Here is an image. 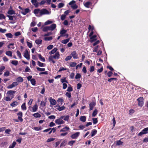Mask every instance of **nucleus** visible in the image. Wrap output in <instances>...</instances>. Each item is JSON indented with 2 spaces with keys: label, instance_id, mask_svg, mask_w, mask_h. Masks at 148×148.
<instances>
[{
  "label": "nucleus",
  "instance_id": "nucleus-26",
  "mask_svg": "<svg viewBox=\"0 0 148 148\" xmlns=\"http://www.w3.org/2000/svg\"><path fill=\"white\" fill-rule=\"evenodd\" d=\"M97 133V130L95 129L92 130L91 133V136L93 137Z\"/></svg>",
  "mask_w": 148,
  "mask_h": 148
},
{
  "label": "nucleus",
  "instance_id": "nucleus-51",
  "mask_svg": "<svg viewBox=\"0 0 148 148\" xmlns=\"http://www.w3.org/2000/svg\"><path fill=\"white\" fill-rule=\"evenodd\" d=\"M36 69L38 71H43L45 70V68H41L38 67H37Z\"/></svg>",
  "mask_w": 148,
  "mask_h": 148
},
{
  "label": "nucleus",
  "instance_id": "nucleus-15",
  "mask_svg": "<svg viewBox=\"0 0 148 148\" xmlns=\"http://www.w3.org/2000/svg\"><path fill=\"white\" fill-rule=\"evenodd\" d=\"M49 27L50 29V31H52L56 27V25L55 24H53Z\"/></svg>",
  "mask_w": 148,
  "mask_h": 148
},
{
  "label": "nucleus",
  "instance_id": "nucleus-53",
  "mask_svg": "<svg viewBox=\"0 0 148 148\" xmlns=\"http://www.w3.org/2000/svg\"><path fill=\"white\" fill-rule=\"evenodd\" d=\"M6 31V29H3L0 27V32L2 33H5Z\"/></svg>",
  "mask_w": 148,
  "mask_h": 148
},
{
  "label": "nucleus",
  "instance_id": "nucleus-34",
  "mask_svg": "<svg viewBox=\"0 0 148 148\" xmlns=\"http://www.w3.org/2000/svg\"><path fill=\"white\" fill-rule=\"evenodd\" d=\"M41 40L37 39L35 40V43L37 45L41 44L42 43Z\"/></svg>",
  "mask_w": 148,
  "mask_h": 148
},
{
  "label": "nucleus",
  "instance_id": "nucleus-28",
  "mask_svg": "<svg viewBox=\"0 0 148 148\" xmlns=\"http://www.w3.org/2000/svg\"><path fill=\"white\" fill-rule=\"evenodd\" d=\"M33 116L36 118H39L41 117V115L38 113H36L33 114Z\"/></svg>",
  "mask_w": 148,
  "mask_h": 148
},
{
  "label": "nucleus",
  "instance_id": "nucleus-25",
  "mask_svg": "<svg viewBox=\"0 0 148 148\" xmlns=\"http://www.w3.org/2000/svg\"><path fill=\"white\" fill-rule=\"evenodd\" d=\"M86 118L85 116H82L80 118V120L83 122H85L86 121Z\"/></svg>",
  "mask_w": 148,
  "mask_h": 148
},
{
  "label": "nucleus",
  "instance_id": "nucleus-38",
  "mask_svg": "<svg viewBox=\"0 0 148 148\" xmlns=\"http://www.w3.org/2000/svg\"><path fill=\"white\" fill-rule=\"evenodd\" d=\"M39 58L42 61L44 62L45 61V59L43 57H42L40 54H38Z\"/></svg>",
  "mask_w": 148,
  "mask_h": 148
},
{
  "label": "nucleus",
  "instance_id": "nucleus-2",
  "mask_svg": "<svg viewBox=\"0 0 148 148\" xmlns=\"http://www.w3.org/2000/svg\"><path fill=\"white\" fill-rule=\"evenodd\" d=\"M148 134V127L144 128L138 134V136H141L143 134Z\"/></svg>",
  "mask_w": 148,
  "mask_h": 148
},
{
  "label": "nucleus",
  "instance_id": "nucleus-30",
  "mask_svg": "<svg viewBox=\"0 0 148 148\" xmlns=\"http://www.w3.org/2000/svg\"><path fill=\"white\" fill-rule=\"evenodd\" d=\"M6 36L8 38H12L13 37V36L11 33H7L5 34Z\"/></svg>",
  "mask_w": 148,
  "mask_h": 148
},
{
  "label": "nucleus",
  "instance_id": "nucleus-35",
  "mask_svg": "<svg viewBox=\"0 0 148 148\" xmlns=\"http://www.w3.org/2000/svg\"><path fill=\"white\" fill-rule=\"evenodd\" d=\"M52 39V37L51 36L45 37L44 38V40L45 41H49L51 40Z\"/></svg>",
  "mask_w": 148,
  "mask_h": 148
},
{
  "label": "nucleus",
  "instance_id": "nucleus-49",
  "mask_svg": "<svg viewBox=\"0 0 148 148\" xmlns=\"http://www.w3.org/2000/svg\"><path fill=\"white\" fill-rule=\"evenodd\" d=\"M38 65L40 67H43L44 66V64L43 63H41L39 61H38Z\"/></svg>",
  "mask_w": 148,
  "mask_h": 148
},
{
  "label": "nucleus",
  "instance_id": "nucleus-37",
  "mask_svg": "<svg viewBox=\"0 0 148 148\" xmlns=\"http://www.w3.org/2000/svg\"><path fill=\"white\" fill-rule=\"evenodd\" d=\"M69 41V39L68 38V39H66L64 40H62L61 42H62V43L63 44H66L67 42H68Z\"/></svg>",
  "mask_w": 148,
  "mask_h": 148
},
{
  "label": "nucleus",
  "instance_id": "nucleus-22",
  "mask_svg": "<svg viewBox=\"0 0 148 148\" xmlns=\"http://www.w3.org/2000/svg\"><path fill=\"white\" fill-rule=\"evenodd\" d=\"M30 11L29 9V8H26L25 9L24 12H22V13L24 15H25L26 14L29 13Z\"/></svg>",
  "mask_w": 148,
  "mask_h": 148
},
{
  "label": "nucleus",
  "instance_id": "nucleus-45",
  "mask_svg": "<svg viewBox=\"0 0 148 148\" xmlns=\"http://www.w3.org/2000/svg\"><path fill=\"white\" fill-rule=\"evenodd\" d=\"M93 123L94 124H96L98 122L97 118H93L92 119Z\"/></svg>",
  "mask_w": 148,
  "mask_h": 148
},
{
  "label": "nucleus",
  "instance_id": "nucleus-6",
  "mask_svg": "<svg viewBox=\"0 0 148 148\" xmlns=\"http://www.w3.org/2000/svg\"><path fill=\"white\" fill-rule=\"evenodd\" d=\"M40 11L41 10L39 9H35L34 10V13L36 16H40Z\"/></svg>",
  "mask_w": 148,
  "mask_h": 148
},
{
  "label": "nucleus",
  "instance_id": "nucleus-5",
  "mask_svg": "<svg viewBox=\"0 0 148 148\" xmlns=\"http://www.w3.org/2000/svg\"><path fill=\"white\" fill-rule=\"evenodd\" d=\"M24 56L26 59L29 60L30 59V56L29 54V53L27 50H26L24 52Z\"/></svg>",
  "mask_w": 148,
  "mask_h": 148
},
{
  "label": "nucleus",
  "instance_id": "nucleus-3",
  "mask_svg": "<svg viewBox=\"0 0 148 148\" xmlns=\"http://www.w3.org/2000/svg\"><path fill=\"white\" fill-rule=\"evenodd\" d=\"M143 97H140L137 99V100L138 101V105L140 107L143 106L144 103L143 100Z\"/></svg>",
  "mask_w": 148,
  "mask_h": 148
},
{
  "label": "nucleus",
  "instance_id": "nucleus-17",
  "mask_svg": "<svg viewBox=\"0 0 148 148\" xmlns=\"http://www.w3.org/2000/svg\"><path fill=\"white\" fill-rule=\"evenodd\" d=\"M16 80L18 82H22L23 81V79L20 76L16 78Z\"/></svg>",
  "mask_w": 148,
  "mask_h": 148
},
{
  "label": "nucleus",
  "instance_id": "nucleus-32",
  "mask_svg": "<svg viewBox=\"0 0 148 148\" xmlns=\"http://www.w3.org/2000/svg\"><path fill=\"white\" fill-rule=\"evenodd\" d=\"M21 108L23 110H26L27 108L25 106V103H24L22 104L21 106Z\"/></svg>",
  "mask_w": 148,
  "mask_h": 148
},
{
  "label": "nucleus",
  "instance_id": "nucleus-40",
  "mask_svg": "<svg viewBox=\"0 0 148 148\" xmlns=\"http://www.w3.org/2000/svg\"><path fill=\"white\" fill-rule=\"evenodd\" d=\"M16 144L15 142H13L12 144L10 145L8 148H14Z\"/></svg>",
  "mask_w": 148,
  "mask_h": 148
},
{
  "label": "nucleus",
  "instance_id": "nucleus-16",
  "mask_svg": "<svg viewBox=\"0 0 148 148\" xmlns=\"http://www.w3.org/2000/svg\"><path fill=\"white\" fill-rule=\"evenodd\" d=\"M7 14L9 15L14 14H15V12L13 10H9Z\"/></svg>",
  "mask_w": 148,
  "mask_h": 148
},
{
  "label": "nucleus",
  "instance_id": "nucleus-52",
  "mask_svg": "<svg viewBox=\"0 0 148 148\" xmlns=\"http://www.w3.org/2000/svg\"><path fill=\"white\" fill-rule=\"evenodd\" d=\"M123 142H121L120 140H119L116 142V145H123Z\"/></svg>",
  "mask_w": 148,
  "mask_h": 148
},
{
  "label": "nucleus",
  "instance_id": "nucleus-11",
  "mask_svg": "<svg viewBox=\"0 0 148 148\" xmlns=\"http://www.w3.org/2000/svg\"><path fill=\"white\" fill-rule=\"evenodd\" d=\"M49 101L51 105H55L56 103V101L54 99H53L52 97L49 98Z\"/></svg>",
  "mask_w": 148,
  "mask_h": 148
},
{
  "label": "nucleus",
  "instance_id": "nucleus-39",
  "mask_svg": "<svg viewBox=\"0 0 148 148\" xmlns=\"http://www.w3.org/2000/svg\"><path fill=\"white\" fill-rule=\"evenodd\" d=\"M31 83L33 85H35L36 84V81L35 79H32L30 80Z\"/></svg>",
  "mask_w": 148,
  "mask_h": 148
},
{
  "label": "nucleus",
  "instance_id": "nucleus-42",
  "mask_svg": "<svg viewBox=\"0 0 148 148\" xmlns=\"http://www.w3.org/2000/svg\"><path fill=\"white\" fill-rule=\"evenodd\" d=\"M46 102H45L43 101H42L40 104V105L41 106L43 107L45 106L46 104Z\"/></svg>",
  "mask_w": 148,
  "mask_h": 148
},
{
  "label": "nucleus",
  "instance_id": "nucleus-46",
  "mask_svg": "<svg viewBox=\"0 0 148 148\" xmlns=\"http://www.w3.org/2000/svg\"><path fill=\"white\" fill-rule=\"evenodd\" d=\"M57 101L58 102L61 103V104H62V103L63 102L64 100L62 98H60L58 99V100H57Z\"/></svg>",
  "mask_w": 148,
  "mask_h": 148
},
{
  "label": "nucleus",
  "instance_id": "nucleus-18",
  "mask_svg": "<svg viewBox=\"0 0 148 148\" xmlns=\"http://www.w3.org/2000/svg\"><path fill=\"white\" fill-rule=\"evenodd\" d=\"M16 92V91H15L10 90L8 91L7 93L9 95H12L13 96L12 97V98H13L14 97V94Z\"/></svg>",
  "mask_w": 148,
  "mask_h": 148
},
{
  "label": "nucleus",
  "instance_id": "nucleus-57",
  "mask_svg": "<svg viewBox=\"0 0 148 148\" xmlns=\"http://www.w3.org/2000/svg\"><path fill=\"white\" fill-rule=\"evenodd\" d=\"M27 45L28 46L29 48H31L32 46V44L30 42H28V41L27 42Z\"/></svg>",
  "mask_w": 148,
  "mask_h": 148
},
{
  "label": "nucleus",
  "instance_id": "nucleus-14",
  "mask_svg": "<svg viewBox=\"0 0 148 148\" xmlns=\"http://www.w3.org/2000/svg\"><path fill=\"white\" fill-rule=\"evenodd\" d=\"M7 16L8 17L9 20H10L13 21L14 19H16V16H10L9 15H7Z\"/></svg>",
  "mask_w": 148,
  "mask_h": 148
},
{
  "label": "nucleus",
  "instance_id": "nucleus-27",
  "mask_svg": "<svg viewBox=\"0 0 148 148\" xmlns=\"http://www.w3.org/2000/svg\"><path fill=\"white\" fill-rule=\"evenodd\" d=\"M67 32V31L65 29H62L61 30L60 32V34H61V36H63L64 34L66 33Z\"/></svg>",
  "mask_w": 148,
  "mask_h": 148
},
{
  "label": "nucleus",
  "instance_id": "nucleus-44",
  "mask_svg": "<svg viewBox=\"0 0 148 148\" xmlns=\"http://www.w3.org/2000/svg\"><path fill=\"white\" fill-rule=\"evenodd\" d=\"M34 129L36 131H39L41 130L42 128L41 127H34Z\"/></svg>",
  "mask_w": 148,
  "mask_h": 148
},
{
  "label": "nucleus",
  "instance_id": "nucleus-48",
  "mask_svg": "<svg viewBox=\"0 0 148 148\" xmlns=\"http://www.w3.org/2000/svg\"><path fill=\"white\" fill-rule=\"evenodd\" d=\"M77 64V63L75 62H72L70 63V66L72 67H75Z\"/></svg>",
  "mask_w": 148,
  "mask_h": 148
},
{
  "label": "nucleus",
  "instance_id": "nucleus-33",
  "mask_svg": "<svg viewBox=\"0 0 148 148\" xmlns=\"http://www.w3.org/2000/svg\"><path fill=\"white\" fill-rule=\"evenodd\" d=\"M11 63L15 66H16L18 64V61L17 60H12Z\"/></svg>",
  "mask_w": 148,
  "mask_h": 148
},
{
  "label": "nucleus",
  "instance_id": "nucleus-29",
  "mask_svg": "<svg viewBox=\"0 0 148 148\" xmlns=\"http://www.w3.org/2000/svg\"><path fill=\"white\" fill-rule=\"evenodd\" d=\"M57 49L56 48H54L53 49H52L50 52L49 54H53L55 53V52H56L57 50Z\"/></svg>",
  "mask_w": 148,
  "mask_h": 148
},
{
  "label": "nucleus",
  "instance_id": "nucleus-59",
  "mask_svg": "<svg viewBox=\"0 0 148 148\" xmlns=\"http://www.w3.org/2000/svg\"><path fill=\"white\" fill-rule=\"evenodd\" d=\"M54 139H55L53 138H48L47 140V142H49L53 141V140H54Z\"/></svg>",
  "mask_w": 148,
  "mask_h": 148
},
{
  "label": "nucleus",
  "instance_id": "nucleus-31",
  "mask_svg": "<svg viewBox=\"0 0 148 148\" xmlns=\"http://www.w3.org/2000/svg\"><path fill=\"white\" fill-rule=\"evenodd\" d=\"M18 104V103L17 101H14L10 104V106L12 107H15Z\"/></svg>",
  "mask_w": 148,
  "mask_h": 148
},
{
  "label": "nucleus",
  "instance_id": "nucleus-12",
  "mask_svg": "<svg viewBox=\"0 0 148 148\" xmlns=\"http://www.w3.org/2000/svg\"><path fill=\"white\" fill-rule=\"evenodd\" d=\"M38 108V106L36 104L34 105L33 107H32V110H30L32 112H36L37 111V109Z\"/></svg>",
  "mask_w": 148,
  "mask_h": 148
},
{
  "label": "nucleus",
  "instance_id": "nucleus-58",
  "mask_svg": "<svg viewBox=\"0 0 148 148\" xmlns=\"http://www.w3.org/2000/svg\"><path fill=\"white\" fill-rule=\"evenodd\" d=\"M69 115H66V116H64V120L65 121H68L69 120Z\"/></svg>",
  "mask_w": 148,
  "mask_h": 148
},
{
  "label": "nucleus",
  "instance_id": "nucleus-43",
  "mask_svg": "<svg viewBox=\"0 0 148 148\" xmlns=\"http://www.w3.org/2000/svg\"><path fill=\"white\" fill-rule=\"evenodd\" d=\"M3 19L5 20V17L3 14H0V19L2 20Z\"/></svg>",
  "mask_w": 148,
  "mask_h": 148
},
{
  "label": "nucleus",
  "instance_id": "nucleus-23",
  "mask_svg": "<svg viewBox=\"0 0 148 148\" xmlns=\"http://www.w3.org/2000/svg\"><path fill=\"white\" fill-rule=\"evenodd\" d=\"M97 113H98V110H97V109H95V110H94V111L92 113V117L95 116L97 114Z\"/></svg>",
  "mask_w": 148,
  "mask_h": 148
},
{
  "label": "nucleus",
  "instance_id": "nucleus-54",
  "mask_svg": "<svg viewBox=\"0 0 148 148\" xmlns=\"http://www.w3.org/2000/svg\"><path fill=\"white\" fill-rule=\"evenodd\" d=\"M81 77V75L79 73H77L75 76V78L76 79H79Z\"/></svg>",
  "mask_w": 148,
  "mask_h": 148
},
{
  "label": "nucleus",
  "instance_id": "nucleus-13",
  "mask_svg": "<svg viewBox=\"0 0 148 148\" xmlns=\"http://www.w3.org/2000/svg\"><path fill=\"white\" fill-rule=\"evenodd\" d=\"M95 105V103L94 102H92L90 103L89 104L90 110H92Z\"/></svg>",
  "mask_w": 148,
  "mask_h": 148
},
{
  "label": "nucleus",
  "instance_id": "nucleus-64",
  "mask_svg": "<svg viewBox=\"0 0 148 148\" xmlns=\"http://www.w3.org/2000/svg\"><path fill=\"white\" fill-rule=\"evenodd\" d=\"M82 87V84L80 83H78L77 85V89H80Z\"/></svg>",
  "mask_w": 148,
  "mask_h": 148
},
{
  "label": "nucleus",
  "instance_id": "nucleus-10",
  "mask_svg": "<svg viewBox=\"0 0 148 148\" xmlns=\"http://www.w3.org/2000/svg\"><path fill=\"white\" fill-rule=\"evenodd\" d=\"M79 132H77L72 134L71 136V137L73 139H75L79 136Z\"/></svg>",
  "mask_w": 148,
  "mask_h": 148
},
{
  "label": "nucleus",
  "instance_id": "nucleus-21",
  "mask_svg": "<svg viewBox=\"0 0 148 148\" xmlns=\"http://www.w3.org/2000/svg\"><path fill=\"white\" fill-rule=\"evenodd\" d=\"M97 36L96 35H94L92 36H91L90 38V39L91 40H90V42H92L94 41H95L97 40L96 38Z\"/></svg>",
  "mask_w": 148,
  "mask_h": 148
},
{
  "label": "nucleus",
  "instance_id": "nucleus-4",
  "mask_svg": "<svg viewBox=\"0 0 148 148\" xmlns=\"http://www.w3.org/2000/svg\"><path fill=\"white\" fill-rule=\"evenodd\" d=\"M18 85V84L17 82H13L11 84L8 86L7 88L8 89H11L15 86H16Z\"/></svg>",
  "mask_w": 148,
  "mask_h": 148
},
{
  "label": "nucleus",
  "instance_id": "nucleus-20",
  "mask_svg": "<svg viewBox=\"0 0 148 148\" xmlns=\"http://www.w3.org/2000/svg\"><path fill=\"white\" fill-rule=\"evenodd\" d=\"M91 3L90 2L88 1L84 3V6L87 8H89L90 5L91 4Z\"/></svg>",
  "mask_w": 148,
  "mask_h": 148
},
{
  "label": "nucleus",
  "instance_id": "nucleus-19",
  "mask_svg": "<svg viewBox=\"0 0 148 148\" xmlns=\"http://www.w3.org/2000/svg\"><path fill=\"white\" fill-rule=\"evenodd\" d=\"M69 128L67 126H66L65 127L63 128V129H61L60 132H65L68 131L69 130Z\"/></svg>",
  "mask_w": 148,
  "mask_h": 148
},
{
  "label": "nucleus",
  "instance_id": "nucleus-36",
  "mask_svg": "<svg viewBox=\"0 0 148 148\" xmlns=\"http://www.w3.org/2000/svg\"><path fill=\"white\" fill-rule=\"evenodd\" d=\"M6 54L8 56H10L11 57L12 56V53L10 51H7L6 53Z\"/></svg>",
  "mask_w": 148,
  "mask_h": 148
},
{
  "label": "nucleus",
  "instance_id": "nucleus-41",
  "mask_svg": "<svg viewBox=\"0 0 148 148\" xmlns=\"http://www.w3.org/2000/svg\"><path fill=\"white\" fill-rule=\"evenodd\" d=\"M57 109L59 111H60L64 110V109H65V107L64 106H62L61 107L59 106Z\"/></svg>",
  "mask_w": 148,
  "mask_h": 148
},
{
  "label": "nucleus",
  "instance_id": "nucleus-56",
  "mask_svg": "<svg viewBox=\"0 0 148 148\" xmlns=\"http://www.w3.org/2000/svg\"><path fill=\"white\" fill-rule=\"evenodd\" d=\"M9 75L10 72L8 71H7L4 74V75L5 76H8Z\"/></svg>",
  "mask_w": 148,
  "mask_h": 148
},
{
  "label": "nucleus",
  "instance_id": "nucleus-8",
  "mask_svg": "<svg viewBox=\"0 0 148 148\" xmlns=\"http://www.w3.org/2000/svg\"><path fill=\"white\" fill-rule=\"evenodd\" d=\"M71 57H73L74 59H77L78 55L75 51H73L71 53Z\"/></svg>",
  "mask_w": 148,
  "mask_h": 148
},
{
  "label": "nucleus",
  "instance_id": "nucleus-1",
  "mask_svg": "<svg viewBox=\"0 0 148 148\" xmlns=\"http://www.w3.org/2000/svg\"><path fill=\"white\" fill-rule=\"evenodd\" d=\"M50 12L46 9H42L41 10L40 16L44 14H49Z\"/></svg>",
  "mask_w": 148,
  "mask_h": 148
},
{
  "label": "nucleus",
  "instance_id": "nucleus-9",
  "mask_svg": "<svg viewBox=\"0 0 148 148\" xmlns=\"http://www.w3.org/2000/svg\"><path fill=\"white\" fill-rule=\"evenodd\" d=\"M60 54L58 51L56 52L55 54L52 56L53 58L56 59H58L60 58Z\"/></svg>",
  "mask_w": 148,
  "mask_h": 148
},
{
  "label": "nucleus",
  "instance_id": "nucleus-50",
  "mask_svg": "<svg viewBox=\"0 0 148 148\" xmlns=\"http://www.w3.org/2000/svg\"><path fill=\"white\" fill-rule=\"evenodd\" d=\"M17 55L19 57L20 59L21 58V53L19 51H16Z\"/></svg>",
  "mask_w": 148,
  "mask_h": 148
},
{
  "label": "nucleus",
  "instance_id": "nucleus-47",
  "mask_svg": "<svg viewBox=\"0 0 148 148\" xmlns=\"http://www.w3.org/2000/svg\"><path fill=\"white\" fill-rule=\"evenodd\" d=\"M64 5V4L63 3H60L58 4V7L59 8H61L63 7Z\"/></svg>",
  "mask_w": 148,
  "mask_h": 148
},
{
  "label": "nucleus",
  "instance_id": "nucleus-63",
  "mask_svg": "<svg viewBox=\"0 0 148 148\" xmlns=\"http://www.w3.org/2000/svg\"><path fill=\"white\" fill-rule=\"evenodd\" d=\"M73 89L71 87H69L68 88L67 91L68 92H71L72 91Z\"/></svg>",
  "mask_w": 148,
  "mask_h": 148
},
{
  "label": "nucleus",
  "instance_id": "nucleus-55",
  "mask_svg": "<svg viewBox=\"0 0 148 148\" xmlns=\"http://www.w3.org/2000/svg\"><path fill=\"white\" fill-rule=\"evenodd\" d=\"M52 23V21L48 20L45 22V25H48L49 24H51Z\"/></svg>",
  "mask_w": 148,
  "mask_h": 148
},
{
  "label": "nucleus",
  "instance_id": "nucleus-61",
  "mask_svg": "<svg viewBox=\"0 0 148 148\" xmlns=\"http://www.w3.org/2000/svg\"><path fill=\"white\" fill-rule=\"evenodd\" d=\"M71 7L74 9H76L77 8V6L76 4L71 5Z\"/></svg>",
  "mask_w": 148,
  "mask_h": 148
},
{
  "label": "nucleus",
  "instance_id": "nucleus-7",
  "mask_svg": "<svg viewBox=\"0 0 148 148\" xmlns=\"http://www.w3.org/2000/svg\"><path fill=\"white\" fill-rule=\"evenodd\" d=\"M55 122L58 125H61L64 123V121L60 118L56 119L55 121Z\"/></svg>",
  "mask_w": 148,
  "mask_h": 148
},
{
  "label": "nucleus",
  "instance_id": "nucleus-24",
  "mask_svg": "<svg viewBox=\"0 0 148 148\" xmlns=\"http://www.w3.org/2000/svg\"><path fill=\"white\" fill-rule=\"evenodd\" d=\"M50 29L49 26H47L43 28L42 31L44 32H46L48 31H50Z\"/></svg>",
  "mask_w": 148,
  "mask_h": 148
},
{
  "label": "nucleus",
  "instance_id": "nucleus-62",
  "mask_svg": "<svg viewBox=\"0 0 148 148\" xmlns=\"http://www.w3.org/2000/svg\"><path fill=\"white\" fill-rule=\"evenodd\" d=\"M65 95L69 98H70L71 97V93L70 92H66Z\"/></svg>",
  "mask_w": 148,
  "mask_h": 148
},
{
  "label": "nucleus",
  "instance_id": "nucleus-60",
  "mask_svg": "<svg viewBox=\"0 0 148 148\" xmlns=\"http://www.w3.org/2000/svg\"><path fill=\"white\" fill-rule=\"evenodd\" d=\"M72 58L71 56H67L65 58V60L66 61L69 60L71 59Z\"/></svg>",
  "mask_w": 148,
  "mask_h": 148
}]
</instances>
